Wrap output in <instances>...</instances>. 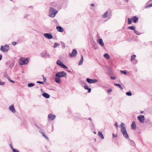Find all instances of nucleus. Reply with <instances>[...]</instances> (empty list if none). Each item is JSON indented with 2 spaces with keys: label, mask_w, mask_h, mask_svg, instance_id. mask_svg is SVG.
Listing matches in <instances>:
<instances>
[{
  "label": "nucleus",
  "mask_w": 152,
  "mask_h": 152,
  "mask_svg": "<svg viewBox=\"0 0 152 152\" xmlns=\"http://www.w3.org/2000/svg\"><path fill=\"white\" fill-rule=\"evenodd\" d=\"M111 79L114 80V79H115V77H111Z\"/></svg>",
  "instance_id": "nucleus-44"
},
{
  "label": "nucleus",
  "mask_w": 152,
  "mask_h": 152,
  "mask_svg": "<svg viewBox=\"0 0 152 152\" xmlns=\"http://www.w3.org/2000/svg\"><path fill=\"white\" fill-rule=\"evenodd\" d=\"M86 90H88V92L90 93L91 92V89L90 88H88V86H86Z\"/></svg>",
  "instance_id": "nucleus-30"
},
{
  "label": "nucleus",
  "mask_w": 152,
  "mask_h": 152,
  "mask_svg": "<svg viewBox=\"0 0 152 152\" xmlns=\"http://www.w3.org/2000/svg\"><path fill=\"white\" fill-rule=\"evenodd\" d=\"M57 12L58 11L55 10L54 8L50 7L49 11V16L52 18H54Z\"/></svg>",
  "instance_id": "nucleus-2"
},
{
  "label": "nucleus",
  "mask_w": 152,
  "mask_h": 152,
  "mask_svg": "<svg viewBox=\"0 0 152 152\" xmlns=\"http://www.w3.org/2000/svg\"><path fill=\"white\" fill-rule=\"evenodd\" d=\"M124 126V124L123 123H121V132L124 137L126 138H128L129 137V135L127 133V131Z\"/></svg>",
  "instance_id": "nucleus-1"
},
{
  "label": "nucleus",
  "mask_w": 152,
  "mask_h": 152,
  "mask_svg": "<svg viewBox=\"0 0 152 152\" xmlns=\"http://www.w3.org/2000/svg\"><path fill=\"white\" fill-rule=\"evenodd\" d=\"M97 42L99 43L102 46H104V42L102 39H99L97 40Z\"/></svg>",
  "instance_id": "nucleus-13"
},
{
  "label": "nucleus",
  "mask_w": 152,
  "mask_h": 152,
  "mask_svg": "<svg viewBox=\"0 0 152 152\" xmlns=\"http://www.w3.org/2000/svg\"><path fill=\"white\" fill-rule=\"evenodd\" d=\"M136 56L135 55H133L131 56V61H132L133 60H135L136 58Z\"/></svg>",
  "instance_id": "nucleus-23"
},
{
  "label": "nucleus",
  "mask_w": 152,
  "mask_h": 152,
  "mask_svg": "<svg viewBox=\"0 0 152 152\" xmlns=\"http://www.w3.org/2000/svg\"><path fill=\"white\" fill-rule=\"evenodd\" d=\"M66 76V74L64 72H60L57 73L56 75V77H65Z\"/></svg>",
  "instance_id": "nucleus-4"
},
{
  "label": "nucleus",
  "mask_w": 152,
  "mask_h": 152,
  "mask_svg": "<svg viewBox=\"0 0 152 152\" xmlns=\"http://www.w3.org/2000/svg\"><path fill=\"white\" fill-rule=\"evenodd\" d=\"M138 120L141 123H144L145 120V117L143 115H140L137 117Z\"/></svg>",
  "instance_id": "nucleus-6"
},
{
  "label": "nucleus",
  "mask_w": 152,
  "mask_h": 152,
  "mask_svg": "<svg viewBox=\"0 0 152 152\" xmlns=\"http://www.w3.org/2000/svg\"><path fill=\"white\" fill-rule=\"evenodd\" d=\"M29 58H21L19 60V64L20 65H23L28 63L29 61Z\"/></svg>",
  "instance_id": "nucleus-3"
},
{
  "label": "nucleus",
  "mask_w": 152,
  "mask_h": 152,
  "mask_svg": "<svg viewBox=\"0 0 152 152\" xmlns=\"http://www.w3.org/2000/svg\"><path fill=\"white\" fill-rule=\"evenodd\" d=\"M56 28L57 30L59 32H62L64 31L63 28L62 27L60 26H57L56 27Z\"/></svg>",
  "instance_id": "nucleus-15"
},
{
  "label": "nucleus",
  "mask_w": 152,
  "mask_h": 152,
  "mask_svg": "<svg viewBox=\"0 0 152 152\" xmlns=\"http://www.w3.org/2000/svg\"><path fill=\"white\" fill-rule=\"evenodd\" d=\"M56 117V116L53 114H49L48 116V119L50 120H53Z\"/></svg>",
  "instance_id": "nucleus-10"
},
{
  "label": "nucleus",
  "mask_w": 152,
  "mask_h": 152,
  "mask_svg": "<svg viewBox=\"0 0 152 152\" xmlns=\"http://www.w3.org/2000/svg\"><path fill=\"white\" fill-rule=\"evenodd\" d=\"M117 136L116 134H113V137H116Z\"/></svg>",
  "instance_id": "nucleus-41"
},
{
  "label": "nucleus",
  "mask_w": 152,
  "mask_h": 152,
  "mask_svg": "<svg viewBox=\"0 0 152 152\" xmlns=\"http://www.w3.org/2000/svg\"><path fill=\"white\" fill-rule=\"evenodd\" d=\"M37 83L41 84H43L44 83V82H41L39 81H37Z\"/></svg>",
  "instance_id": "nucleus-36"
},
{
  "label": "nucleus",
  "mask_w": 152,
  "mask_h": 152,
  "mask_svg": "<svg viewBox=\"0 0 152 152\" xmlns=\"http://www.w3.org/2000/svg\"><path fill=\"white\" fill-rule=\"evenodd\" d=\"M91 5L92 6H93V7H94V4H91Z\"/></svg>",
  "instance_id": "nucleus-46"
},
{
  "label": "nucleus",
  "mask_w": 152,
  "mask_h": 152,
  "mask_svg": "<svg viewBox=\"0 0 152 152\" xmlns=\"http://www.w3.org/2000/svg\"><path fill=\"white\" fill-rule=\"evenodd\" d=\"M42 77H43V79H44V81H46V79L44 78V75H42Z\"/></svg>",
  "instance_id": "nucleus-42"
},
{
  "label": "nucleus",
  "mask_w": 152,
  "mask_h": 152,
  "mask_svg": "<svg viewBox=\"0 0 152 152\" xmlns=\"http://www.w3.org/2000/svg\"><path fill=\"white\" fill-rule=\"evenodd\" d=\"M121 72L122 74H126V71H121Z\"/></svg>",
  "instance_id": "nucleus-34"
},
{
  "label": "nucleus",
  "mask_w": 152,
  "mask_h": 152,
  "mask_svg": "<svg viewBox=\"0 0 152 152\" xmlns=\"http://www.w3.org/2000/svg\"><path fill=\"white\" fill-rule=\"evenodd\" d=\"M134 32L136 34H139L138 33V32L137 31H136V30H134Z\"/></svg>",
  "instance_id": "nucleus-37"
},
{
  "label": "nucleus",
  "mask_w": 152,
  "mask_h": 152,
  "mask_svg": "<svg viewBox=\"0 0 152 152\" xmlns=\"http://www.w3.org/2000/svg\"><path fill=\"white\" fill-rule=\"evenodd\" d=\"M131 127L132 129L135 130L136 128V125L134 121H133L131 124Z\"/></svg>",
  "instance_id": "nucleus-11"
},
{
  "label": "nucleus",
  "mask_w": 152,
  "mask_h": 152,
  "mask_svg": "<svg viewBox=\"0 0 152 152\" xmlns=\"http://www.w3.org/2000/svg\"><path fill=\"white\" fill-rule=\"evenodd\" d=\"M16 43L15 42H13L12 43V44L13 45H16Z\"/></svg>",
  "instance_id": "nucleus-39"
},
{
  "label": "nucleus",
  "mask_w": 152,
  "mask_h": 152,
  "mask_svg": "<svg viewBox=\"0 0 152 152\" xmlns=\"http://www.w3.org/2000/svg\"><path fill=\"white\" fill-rule=\"evenodd\" d=\"M104 56V58H106L107 59H109L110 58V57L109 55L107 53L105 54Z\"/></svg>",
  "instance_id": "nucleus-20"
},
{
  "label": "nucleus",
  "mask_w": 152,
  "mask_h": 152,
  "mask_svg": "<svg viewBox=\"0 0 152 152\" xmlns=\"http://www.w3.org/2000/svg\"><path fill=\"white\" fill-rule=\"evenodd\" d=\"M83 57L82 56L81 57V58L80 59L79 62V65H81L83 64Z\"/></svg>",
  "instance_id": "nucleus-22"
},
{
  "label": "nucleus",
  "mask_w": 152,
  "mask_h": 152,
  "mask_svg": "<svg viewBox=\"0 0 152 152\" xmlns=\"http://www.w3.org/2000/svg\"><path fill=\"white\" fill-rule=\"evenodd\" d=\"M60 77H56L55 78V81L56 83L60 84Z\"/></svg>",
  "instance_id": "nucleus-17"
},
{
  "label": "nucleus",
  "mask_w": 152,
  "mask_h": 152,
  "mask_svg": "<svg viewBox=\"0 0 152 152\" xmlns=\"http://www.w3.org/2000/svg\"><path fill=\"white\" fill-rule=\"evenodd\" d=\"M42 96L44 97H45L47 99L49 98L50 97V95L49 94H48L46 93H43L42 94Z\"/></svg>",
  "instance_id": "nucleus-16"
},
{
  "label": "nucleus",
  "mask_w": 152,
  "mask_h": 152,
  "mask_svg": "<svg viewBox=\"0 0 152 152\" xmlns=\"http://www.w3.org/2000/svg\"><path fill=\"white\" fill-rule=\"evenodd\" d=\"M143 113V111H141V112H140V113H141V114H142V113Z\"/></svg>",
  "instance_id": "nucleus-48"
},
{
  "label": "nucleus",
  "mask_w": 152,
  "mask_h": 152,
  "mask_svg": "<svg viewBox=\"0 0 152 152\" xmlns=\"http://www.w3.org/2000/svg\"><path fill=\"white\" fill-rule=\"evenodd\" d=\"M61 66H62V68L64 69H66L67 68V67L66 66L63 64H62V65Z\"/></svg>",
  "instance_id": "nucleus-33"
},
{
  "label": "nucleus",
  "mask_w": 152,
  "mask_h": 152,
  "mask_svg": "<svg viewBox=\"0 0 152 152\" xmlns=\"http://www.w3.org/2000/svg\"><path fill=\"white\" fill-rule=\"evenodd\" d=\"M44 35L45 37L48 39H52L53 38V37L52 35L49 33L44 34Z\"/></svg>",
  "instance_id": "nucleus-9"
},
{
  "label": "nucleus",
  "mask_w": 152,
  "mask_h": 152,
  "mask_svg": "<svg viewBox=\"0 0 152 152\" xmlns=\"http://www.w3.org/2000/svg\"><path fill=\"white\" fill-rule=\"evenodd\" d=\"M152 7V4L147 5L145 8L149 7Z\"/></svg>",
  "instance_id": "nucleus-32"
},
{
  "label": "nucleus",
  "mask_w": 152,
  "mask_h": 152,
  "mask_svg": "<svg viewBox=\"0 0 152 152\" xmlns=\"http://www.w3.org/2000/svg\"><path fill=\"white\" fill-rule=\"evenodd\" d=\"M9 49V46L7 45H6L4 46H1L0 50L3 52H6Z\"/></svg>",
  "instance_id": "nucleus-5"
},
{
  "label": "nucleus",
  "mask_w": 152,
  "mask_h": 152,
  "mask_svg": "<svg viewBox=\"0 0 152 152\" xmlns=\"http://www.w3.org/2000/svg\"><path fill=\"white\" fill-rule=\"evenodd\" d=\"M98 134L102 139H103L104 138L103 135L101 132H98Z\"/></svg>",
  "instance_id": "nucleus-18"
},
{
  "label": "nucleus",
  "mask_w": 152,
  "mask_h": 152,
  "mask_svg": "<svg viewBox=\"0 0 152 152\" xmlns=\"http://www.w3.org/2000/svg\"><path fill=\"white\" fill-rule=\"evenodd\" d=\"M34 84L33 83H29L28 84V86L29 87H31L34 86Z\"/></svg>",
  "instance_id": "nucleus-28"
},
{
  "label": "nucleus",
  "mask_w": 152,
  "mask_h": 152,
  "mask_svg": "<svg viewBox=\"0 0 152 152\" xmlns=\"http://www.w3.org/2000/svg\"><path fill=\"white\" fill-rule=\"evenodd\" d=\"M114 85L118 87H119L121 90H123V87L121 86L119 84H116V83H114Z\"/></svg>",
  "instance_id": "nucleus-21"
},
{
  "label": "nucleus",
  "mask_w": 152,
  "mask_h": 152,
  "mask_svg": "<svg viewBox=\"0 0 152 152\" xmlns=\"http://www.w3.org/2000/svg\"><path fill=\"white\" fill-rule=\"evenodd\" d=\"M108 11H106L102 15L103 18H104L107 17L108 15Z\"/></svg>",
  "instance_id": "nucleus-19"
},
{
  "label": "nucleus",
  "mask_w": 152,
  "mask_h": 152,
  "mask_svg": "<svg viewBox=\"0 0 152 152\" xmlns=\"http://www.w3.org/2000/svg\"><path fill=\"white\" fill-rule=\"evenodd\" d=\"M77 52L76 50L75 49H73L72 53H69L70 56L72 57H74L77 54Z\"/></svg>",
  "instance_id": "nucleus-8"
},
{
  "label": "nucleus",
  "mask_w": 152,
  "mask_h": 152,
  "mask_svg": "<svg viewBox=\"0 0 152 152\" xmlns=\"http://www.w3.org/2000/svg\"><path fill=\"white\" fill-rule=\"evenodd\" d=\"M135 27L134 26H129L128 28L129 29H130V30H135Z\"/></svg>",
  "instance_id": "nucleus-26"
},
{
  "label": "nucleus",
  "mask_w": 152,
  "mask_h": 152,
  "mask_svg": "<svg viewBox=\"0 0 152 152\" xmlns=\"http://www.w3.org/2000/svg\"><path fill=\"white\" fill-rule=\"evenodd\" d=\"M126 95L129 96H131L132 95L131 92L130 91H129V92H126Z\"/></svg>",
  "instance_id": "nucleus-29"
},
{
  "label": "nucleus",
  "mask_w": 152,
  "mask_h": 152,
  "mask_svg": "<svg viewBox=\"0 0 152 152\" xmlns=\"http://www.w3.org/2000/svg\"><path fill=\"white\" fill-rule=\"evenodd\" d=\"M2 58V56L0 54V60H1V59Z\"/></svg>",
  "instance_id": "nucleus-45"
},
{
  "label": "nucleus",
  "mask_w": 152,
  "mask_h": 152,
  "mask_svg": "<svg viewBox=\"0 0 152 152\" xmlns=\"http://www.w3.org/2000/svg\"><path fill=\"white\" fill-rule=\"evenodd\" d=\"M57 64L59 65H60V66H61V65H62V64H63V63L61 62V61H60L59 60H58L57 61Z\"/></svg>",
  "instance_id": "nucleus-24"
},
{
  "label": "nucleus",
  "mask_w": 152,
  "mask_h": 152,
  "mask_svg": "<svg viewBox=\"0 0 152 152\" xmlns=\"http://www.w3.org/2000/svg\"><path fill=\"white\" fill-rule=\"evenodd\" d=\"M88 120H90L91 121V118H88Z\"/></svg>",
  "instance_id": "nucleus-47"
},
{
  "label": "nucleus",
  "mask_w": 152,
  "mask_h": 152,
  "mask_svg": "<svg viewBox=\"0 0 152 152\" xmlns=\"http://www.w3.org/2000/svg\"><path fill=\"white\" fill-rule=\"evenodd\" d=\"M115 126L117 127V128L118 127V124H117V123H116L115 124Z\"/></svg>",
  "instance_id": "nucleus-40"
},
{
  "label": "nucleus",
  "mask_w": 152,
  "mask_h": 152,
  "mask_svg": "<svg viewBox=\"0 0 152 152\" xmlns=\"http://www.w3.org/2000/svg\"><path fill=\"white\" fill-rule=\"evenodd\" d=\"M86 81L90 83H93L97 82L98 80L96 79H91L89 78H87L86 79Z\"/></svg>",
  "instance_id": "nucleus-7"
},
{
  "label": "nucleus",
  "mask_w": 152,
  "mask_h": 152,
  "mask_svg": "<svg viewBox=\"0 0 152 152\" xmlns=\"http://www.w3.org/2000/svg\"><path fill=\"white\" fill-rule=\"evenodd\" d=\"M9 81H10L11 82L13 83H14V81H13L12 80H9Z\"/></svg>",
  "instance_id": "nucleus-43"
},
{
  "label": "nucleus",
  "mask_w": 152,
  "mask_h": 152,
  "mask_svg": "<svg viewBox=\"0 0 152 152\" xmlns=\"http://www.w3.org/2000/svg\"><path fill=\"white\" fill-rule=\"evenodd\" d=\"M5 83V82H1L0 81V85H4Z\"/></svg>",
  "instance_id": "nucleus-35"
},
{
  "label": "nucleus",
  "mask_w": 152,
  "mask_h": 152,
  "mask_svg": "<svg viewBox=\"0 0 152 152\" xmlns=\"http://www.w3.org/2000/svg\"><path fill=\"white\" fill-rule=\"evenodd\" d=\"M84 88L85 89H86V86H84Z\"/></svg>",
  "instance_id": "nucleus-49"
},
{
  "label": "nucleus",
  "mask_w": 152,
  "mask_h": 152,
  "mask_svg": "<svg viewBox=\"0 0 152 152\" xmlns=\"http://www.w3.org/2000/svg\"><path fill=\"white\" fill-rule=\"evenodd\" d=\"M112 91V90L111 89H110L107 90V92L108 93H110Z\"/></svg>",
  "instance_id": "nucleus-38"
},
{
  "label": "nucleus",
  "mask_w": 152,
  "mask_h": 152,
  "mask_svg": "<svg viewBox=\"0 0 152 152\" xmlns=\"http://www.w3.org/2000/svg\"><path fill=\"white\" fill-rule=\"evenodd\" d=\"M12 148L13 150V152H19V151L17 149L13 148Z\"/></svg>",
  "instance_id": "nucleus-31"
},
{
  "label": "nucleus",
  "mask_w": 152,
  "mask_h": 152,
  "mask_svg": "<svg viewBox=\"0 0 152 152\" xmlns=\"http://www.w3.org/2000/svg\"><path fill=\"white\" fill-rule=\"evenodd\" d=\"M9 108L10 110H11L13 113H15V110L13 105H10L9 107Z\"/></svg>",
  "instance_id": "nucleus-12"
},
{
  "label": "nucleus",
  "mask_w": 152,
  "mask_h": 152,
  "mask_svg": "<svg viewBox=\"0 0 152 152\" xmlns=\"http://www.w3.org/2000/svg\"><path fill=\"white\" fill-rule=\"evenodd\" d=\"M127 2V1L128 0H125Z\"/></svg>",
  "instance_id": "nucleus-50"
},
{
  "label": "nucleus",
  "mask_w": 152,
  "mask_h": 152,
  "mask_svg": "<svg viewBox=\"0 0 152 152\" xmlns=\"http://www.w3.org/2000/svg\"><path fill=\"white\" fill-rule=\"evenodd\" d=\"M40 133H41V134H42V136L44 137L46 139L48 140L49 139H48V137H47V136H46L45 135V134L43 133L42 132H40Z\"/></svg>",
  "instance_id": "nucleus-27"
},
{
  "label": "nucleus",
  "mask_w": 152,
  "mask_h": 152,
  "mask_svg": "<svg viewBox=\"0 0 152 152\" xmlns=\"http://www.w3.org/2000/svg\"><path fill=\"white\" fill-rule=\"evenodd\" d=\"M132 18L133 22L134 23L137 22L138 20V18L136 16H133Z\"/></svg>",
  "instance_id": "nucleus-14"
},
{
  "label": "nucleus",
  "mask_w": 152,
  "mask_h": 152,
  "mask_svg": "<svg viewBox=\"0 0 152 152\" xmlns=\"http://www.w3.org/2000/svg\"><path fill=\"white\" fill-rule=\"evenodd\" d=\"M132 18H129L128 19V24H130L132 23Z\"/></svg>",
  "instance_id": "nucleus-25"
}]
</instances>
